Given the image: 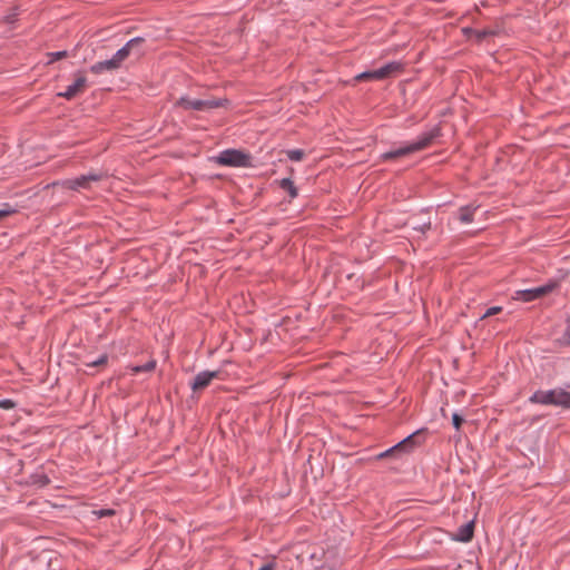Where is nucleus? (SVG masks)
<instances>
[{
	"label": "nucleus",
	"instance_id": "obj_1",
	"mask_svg": "<svg viewBox=\"0 0 570 570\" xmlns=\"http://www.w3.org/2000/svg\"><path fill=\"white\" fill-rule=\"evenodd\" d=\"M142 38H134L129 40L121 49H119L111 59L99 61L90 67V71L95 75L104 71H112L120 68L121 63L129 57L130 52L142 43Z\"/></svg>",
	"mask_w": 570,
	"mask_h": 570
},
{
	"label": "nucleus",
	"instance_id": "obj_2",
	"mask_svg": "<svg viewBox=\"0 0 570 570\" xmlns=\"http://www.w3.org/2000/svg\"><path fill=\"white\" fill-rule=\"evenodd\" d=\"M434 137H435V134H433V132L425 134L422 137H420L416 141L406 144L405 146H402L394 150L384 153L381 156V158H382V160L387 161V160H394V159H399V158L409 156L413 153H416V151H420V150L426 148L431 144V141L433 140Z\"/></svg>",
	"mask_w": 570,
	"mask_h": 570
},
{
	"label": "nucleus",
	"instance_id": "obj_3",
	"mask_svg": "<svg viewBox=\"0 0 570 570\" xmlns=\"http://www.w3.org/2000/svg\"><path fill=\"white\" fill-rule=\"evenodd\" d=\"M216 161L223 166L248 167L252 165L250 156L237 149H226L219 153Z\"/></svg>",
	"mask_w": 570,
	"mask_h": 570
},
{
	"label": "nucleus",
	"instance_id": "obj_4",
	"mask_svg": "<svg viewBox=\"0 0 570 570\" xmlns=\"http://www.w3.org/2000/svg\"><path fill=\"white\" fill-rule=\"evenodd\" d=\"M222 106L223 100L220 99H191L188 97H181L175 102V107L183 108L184 110L198 111H206Z\"/></svg>",
	"mask_w": 570,
	"mask_h": 570
},
{
	"label": "nucleus",
	"instance_id": "obj_5",
	"mask_svg": "<svg viewBox=\"0 0 570 570\" xmlns=\"http://www.w3.org/2000/svg\"><path fill=\"white\" fill-rule=\"evenodd\" d=\"M400 70H401V65L399 62H390L380 69L358 73L355 77V80L356 81L383 80V79L399 72Z\"/></svg>",
	"mask_w": 570,
	"mask_h": 570
},
{
	"label": "nucleus",
	"instance_id": "obj_6",
	"mask_svg": "<svg viewBox=\"0 0 570 570\" xmlns=\"http://www.w3.org/2000/svg\"><path fill=\"white\" fill-rule=\"evenodd\" d=\"M557 287L556 282H550L543 286H539L531 289L518 291L515 293V298L521 299L523 302H531L539 297H542L549 293H551Z\"/></svg>",
	"mask_w": 570,
	"mask_h": 570
},
{
	"label": "nucleus",
	"instance_id": "obj_7",
	"mask_svg": "<svg viewBox=\"0 0 570 570\" xmlns=\"http://www.w3.org/2000/svg\"><path fill=\"white\" fill-rule=\"evenodd\" d=\"M87 88V77L82 72H78L76 75L75 81L72 85L68 86L66 91L59 92V97H63L68 100L73 99L75 97L81 95Z\"/></svg>",
	"mask_w": 570,
	"mask_h": 570
},
{
	"label": "nucleus",
	"instance_id": "obj_8",
	"mask_svg": "<svg viewBox=\"0 0 570 570\" xmlns=\"http://www.w3.org/2000/svg\"><path fill=\"white\" fill-rule=\"evenodd\" d=\"M102 178L100 174H88L73 179L63 181V186L70 189L89 188L92 181H98Z\"/></svg>",
	"mask_w": 570,
	"mask_h": 570
},
{
	"label": "nucleus",
	"instance_id": "obj_9",
	"mask_svg": "<svg viewBox=\"0 0 570 570\" xmlns=\"http://www.w3.org/2000/svg\"><path fill=\"white\" fill-rule=\"evenodd\" d=\"M419 435H420V432H415V433L409 435L403 441L397 443L395 446H393L390 450L382 453L380 456L383 458V456H387L393 453L412 451L417 444L416 439L419 438Z\"/></svg>",
	"mask_w": 570,
	"mask_h": 570
},
{
	"label": "nucleus",
	"instance_id": "obj_10",
	"mask_svg": "<svg viewBox=\"0 0 570 570\" xmlns=\"http://www.w3.org/2000/svg\"><path fill=\"white\" fill-rule=\"evenodd\" d=\"M218 374H219V372H217V371H213V372L205 371V372L198 373L195 376L194 382L191 383V389L194 391H199V390L207 387L214 379L218 377Z\"/></svg>",
	"mask_w": 570,
	"mask_h": 570
},
{
	"label": "nucleus",
	"instance_id": "obj_11",
	"mask_svg": "<svg viewBox=\"0 0 570 570\" xmlns=\"http://www.w3.org/2000/svg\"><path fill=\"white\" fill-rule=\"evenodd\" d=\"M552 396H551V405L561 406L563 409H570V393L561 390L556 389L551 390Z\"/></svg>",
	"mask_w": 570,
	"mask_h": 570
},
{
	"label": "nucleus",
	"instance_id": "obj_12",
	"mask_svg": "<svg viewBox=\"0 0 570 570\" xmlns=\"http://www.w3.org/2000/svg\"><path fill=\"white\" fill-rule=\"evenodd\" d=\"M474 524L473 522H468L459 528L455 539L461 542H469L473 537Z\"/></svg>",
	"mask_w": 570,
	"mask_h": 570
},
{
	"label": "nucleus",
	"instance_id": "obj_13",
	"mask_svg": "<svg viewBox=\"0 0 570 570\" xmlns=\"http://www.w3.org/2000/svg\"><path fill=\"white\" fill-rule=\"evenodd\" d=\"M552 391H537L529 401L531 403H539L544 405H551Z\"/></svg>",
	"mask_w": 570,
	"mask_h": 570
},
{
	"label": "nucleus",
	"instance_id": "obj_14",
	"mask_svg": "<svg viewBox=\"0 0 570 570\" xmlns=\"http://www.w3.org/2000/svg\"><path fill=\"white\" fill-rule=\"evenodd\" d=\"M476 207L465 206L459 209L458 219L462 224H470L473 220V216L475 214Z\"/></svg>",
	"mask_w": 570,
	"mask_h": 570
},
{
	"label": "nucleus",
	"instance_id": "obj_15",
	"mask_svg": "<svg viewBox=\"0 0 570 570\" xmlns=\"http://www.w3.org/2000/svg\"><path fill=\"white\" fill-rule=\"evenodd\" d=\"M281 187L289 194L291 198H295L297 196V189L289 178L282 179Z\"/></svg>",
	"mask_w": 570,
	"mask_h": 570
},
{
	"label": "nucleus",
	"instance_id": "obj_16",
	"mask_svg": "<svg viewBox=\"0 0 570 570\" xmlns=\"http://www.w3.org/2000/svg\"><path fill=\"white\" fill-rule=\"evenodd\" d=\"M286 154L287 157L293 161H301L305 155L302 149L287 150Z\"/></svg>",
	"mask_w": 570,
	"mask_h": 570
},
{
	"label": "nucleus",
	"instance_id": "obj_17",
	"mask_svg": "<svg viewBox=\"0 0 570 570\" xmlns=\"http://www.w3.org/2000/svg\"><path fill=\"white\" fill-rule=\"evenodd\" d=\"M155 366H156V363L154 361H151V362L146 363L145 365L135 366L131 370L135 374H137L140 372H150L155 368Z\"/></svg>",
	"mask_w": 570,
	"mask_h": 570
},
{
	"label": "nucleus",
	"instance_id": "obj_18",
	"mask_svg": "<svg viewBox=\"0 0 570 570\" xmlns=\"http://www.w3.org/2000/svg\"><path fill=\"white\" fill-rule=\"evenodd\" d=\"M16 209H13L10 205L6 204L2 209H0V223L9 217L10 215L14 214Z\"/></svg>",
	"mask_w": 570,
	"mask_h": 570
},
{
	"label": "nucleus",
	"instance_id": "obj_19",
	"mask_svg": "<svg viewBox=\"0 0 570 570\" xmlns=\"http://www.w3.org/2000/svg\"><path fill=\"white\" fill-rule=\"evenodd\" d=\"M463 31L466 33V35H473L475 36L479 40L483 39L484 37H487L490 32L487 31V30H482V31H475V30H472V29H463Z\"/></svg>",
	"mask_w": 570,
	"mask_h": 570
},
{
	"label": "nucleus",
	"instance_id": "obj_20",
	"mask_svg": "<svg viewBox=\"0 0 570 570\" xmlns=\"http://www.w3.org/2000/svg\"><path fill=\"white\" fill-rule=\"evenodd\" d=\"M562 343L570 345V318L567 321L566 330L562 335Z\"/></svg>",
	"mask_w": 570,
	"mask_h": 570
},
{
	"label": "nucleus",
	"instance_id": "obj_21",
	"mask_svg": "<svg viewBox=\"0 0 570 570\" xmlns=\"http://www.w3.org/2000/svg\"><path fill=\"white\" fill-rule=\"evenodd\" d=\"M67 56H68L67 51L51 52V53H49V57H50L49 62H53V61L60 60V59H62V58H65Z\"/></svg>",
	"mask_w": 570,
	"mask_h": 570
},
{
	"label": "nucleus",
	"instance_id": "obj_22",
	"mask_svg": "<svg viewBox=\"0 0 570 570\" xmlns=\"http://www.w3.org/2000/svg\"><path fill=\"white\" fill-rule=\"evenodd\" d=\"M107 360H108L107 355L104 354V355L99 356L96 361L87 363V365L88 366H101L107 363Z\"/></svg>",
	"mask_w": 570,
	"mask_h": 570
},
{
	"label": "nucleus",
	"instance_id": "obj_23",
	"mask_svg": "<svg viewBox=\"0 0 570 570\" xmlns=\"http://www.w3.org/2000/svg\"><path fill=\"white\" fill-rule=\"evenodd\" d=\"M501 309H502V308H501L500 306H493V307H490V308L485 312V314L483 315V317H482V318H485V317H489V316L495 315V314L500 313V312H501Z\"/></svg>",
	"mask_w": 570,
	"mask_h": 570
},
{
	"label": "nucleus",
	"instance_id": "obj_24",
	"mask_svg": "<svg viewBox=\"0 0 570 570\" xmlns=\"http://www.w3.org/2000/svg\"><path fill=\"white\" fill-rule=\"evenodd\" d=\"M452 422L454 428L459 430L461 428V424L463 423V419L459 414L454 413L452 416Z\"/></svg>",
	"mask_w": 570,
	"mask_h": 570
},
{
	"label": "nucleus",
	"instance_id": "obj_25",
	"mask_svg": "<svg viewBox=\"0 0 570 570\" xmlns=\"http://www.w3.org/2000/svg\"><path fill=\"white\" fill-rule=\"evenodd\" d=\"M0 406L3 409H11L13 407V402L10 400H4L0 402Z\"/></svg>",
	"mask_w": 570,
	"mask_h": 570
},
{
	"label": "nucleus",
	"instance_id": "obj_26",
	"mask_svg": "<svg viewBox=\"0 0 570 570\" xmlns=\"http://www.w3.org/2000/svg\"><path fill=\"white\" fill-rule=\"evenodd\" d=\"M259 570H274V568L272 564H266V566L262 567Z\"/></svg>",
	"mask_w": 570,
	"mask_h": 570
}]
</instances>
